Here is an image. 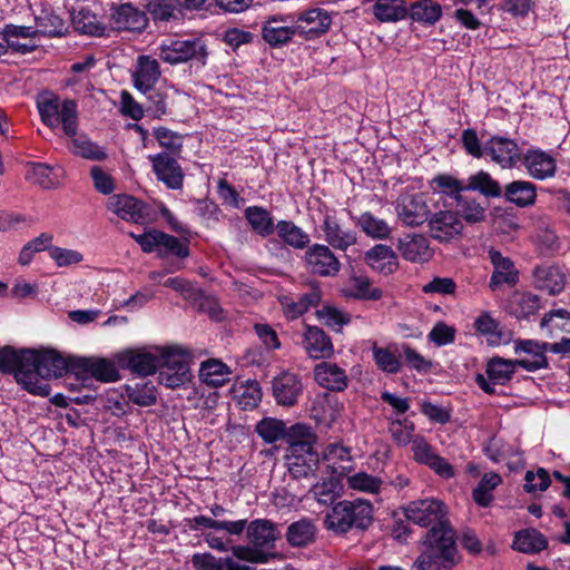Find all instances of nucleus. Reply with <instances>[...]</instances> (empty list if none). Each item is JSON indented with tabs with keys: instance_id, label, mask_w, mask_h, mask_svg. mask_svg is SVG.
Here are the masks:
<instances>
[{
	"instance_id": "1",
	"label": "nucleus",
	"mask_w": 570,
	"mask_h": 570,
	"mask_svg": "<svg viewBox=\"0 0 570 570\" xmlns=\"http://www.w3.org/2000/svg\"><path fill=\"white\" fill-rule=\"evenodd\" d=\"M37 107L45 125L51 129L62 128L70 138L68 149L76 156L88 160H101L106 157L105 148L86 136H77L78 111L73 100H60L52 94L40 95Z\"/></svg>"
},
{
	"instance_id": "2",
	"label": "nucleus",
	"mask_w": 570,
	"mask_h": 570,
	"mask_svg": "<svg viewBox=\"0 0 570 570\" xmlns=\"http://www.w3.org/2000/svg\"><path fill=\"white\" fill-rule=\"evenodd\" d=\"M315 443L316 435L309 426L302 423L291 426L285 464L294 479H308L316 475L320 455L314 448Z\"/></svg>"
},
{
	"instance_id": "3",
	"label": "nucleus",
	"mask_w": 570,
	"mask_h": 570,
	"mask_svg": "<svg viewBox=\"0 0 570 570\" xmlns=\"http://www.w3.org/2000/svg\"><path fill=\"white\" fill-rule=\"evenodd\" d=\"M459 560L454 530L435 528L426 532L424 549L412 570H450Z\"/></svg>"
},
{
	"instance_id": "4",
	"label": "nucleus",
	"mask_w": 570,
	"mask_h": 570,
	"mask_svg": "<svg viewBox=\"0 0 570 570\" xmlns=\"http://www.w3.org/2000/svg\"><path fill=\"white\" fill-rule=\"evenodd\" d=\"M246 537L250 546H233V557L250 563H267L275 553V542L279 538L277 525L268 519H255L246 524Z\"/></svg>"
},
{
	"instance_id": "5",
	"label": "nucleus",
	"mask_w": 570,
	"mask_h": 570,
	"mask_svg": "<svg viewBox=\"0 0 570 570\" xmlns=\"http://www.w3.org/2000/svg\"><path fill=\"white\" fill-rule=\"evenodd\" d=\"M33 358L29 361L30 372L21 374L23 387L40 396H48L50 394V386L46 382L50 377H60L63 374H69V357L63 358L53 350H33Z\"/></svg>"
},
{
	"instance_id": "6",
	"label": "nucleus",
	"mask_w": 570,
	"mask_h": 570,
	"mask_svg": "<svg viewBox=\"0 0 570 570\" xmlns=\"http://www.w3.org/2000/svg\"><path fill=\"white\" fill-rule=\"evenodd\" d=\"M373 521V505L370 501L356 499L340 501L332 507L324 518L327 530L346 533L353 527L366 529Z\"/></svg>"
},
{
	"instance_id": "7",
	"label": "nucleus",
	"mask_w": 570,
	"mask_h": 570,
	"mask_svg": "<svg viewBox=\"0 0 570 570\" xmlns=\"http://www.w3.org/2000/svg\"><path fill=\"white\" fill-rule=\"evenodd\" d=\"M158 209L168 225L187 242L186 244H181L177 238L170 237L157 229L139 230L137 228V230L129 232V235L142 249H153L154 247H159L160 249H186L190 245L189 239L184 236L189 233L188 229L176 219L174 214L164 204H159Z\"/></svg>"
},
{
	"instance_id": "8",
	"label": "nucleus",
	"mask_w": 570,
	"mask_h": 570,
	"mask_svg": "<svg viewBox=\"0 0 570 570\" xmlns=\"http://www.w3.org/2000/svg\"><path fill=\"white\" fill-rule=\"evenodd\" d=\"M406 519L420 527L452 529L448 520V508L436 498H425L409 502L404 507Z\"/></svg>"
},
{
	"instance_id": "9",
	"label": "nucleus",
	"mask_w": 570,
	"mask_h": 570,
	"mask_svg": "<svg viewBox=\"0 0 570 570\" xmlns=\"http://www.w3.org/2000/svg\"><path fill=\"white\" fill-rule=\"evenodd\" d=\"M206 56V46L199 38L167 40L159 46L160 59L170 65L188 60H196L204 65Z\"/></svg>"
},
{
	"instance_id": "10",
	"label": "nucleus",
	"mask_w": 570,
	"mask_h": 570,
	"mask_svg": "<svg viewBox=\"0 0 570 570\" xmlns=\"http://www.w3.org/2000/svg\"><path fill=\"white\" fill-rule=\"evenodd\" d=\"M397 218L407 226H419L428 220L430 207L423 193H403L395 202Z\"/></svg>"
},
{
	"instance_id": "11",
	"label": "nucleus",
	"mask_w": 570,
	"mask_h": 570,
	"mask_svg": "<svg viewBox=\"0 0 570 570\" xmlns=\"http://www.w3.org/2000/svg\"><path fill=\"white\" fill-rule=\"evenodd\" d=\"M518 363L512 360H505L499 356L492 357L487 363V377L478 374L475 382L478 386L488 394L495 393V385L507 384L515 373Z\"/></svg>"
},
{
	"instance_id": "12",
	"label": "nucleus",
	"mask_w": 570,
	"mask_h": 570,
	"mask_svg": "<svg viewBox=\"0 0 570 570\" xmlns=\"http://www.w3.org/2000/svg\"><path fill=\"white\" fill-rule=\"evenodd\" d=\"M109 209L120 218L140 225L153 223L156 219L148 206L128 195L110 196Z\"/></svg>"
},
{
	"instance_id": "13",
	"label": "nucleus",
	"mask_w": 570,
	"mask_h": 570,
	"mask_svg": "<svg viewBox=\"0 0 570 570\" xmlns=\"http://www.w3.org/2000/svg\"><path fill=\"white\" fill-rule=\"evenodd\" d=\"M117 364L140 376L154 374L159 367L158 346L151 350H128L117 355Z\"/></svg>"
},
{
	"instance_id": "14",
	"label": "nucleus",
	"mask_w": 570,
	"mask_h": 570,
	"mask_svg": "<svg viewBox=\"0 0 570 570\" xmlns=\"http://www.w3.org/2000/svg\"><path fill=\"white\" fill-rule=\"evenodd\" d=\"M413 459L420 463L429 466L439 476L443 479H451L454 476V468L442 456H440L428 443L424 436L416 435L413 444L411 445Z\"/></svg>"
},
{
	"instance_id": "15",
	"label": "nucleus",
	"mask_w": 570,
	"mask_h": 570,
	"mask_svg": "<svg viewBox=\"0 0 570 570\" xmlns=\"http://www.w3.org/2000/svg\"><path fill=\"white\" fill-rule=\"evenodd\" d=\"M521 149L513 139L493 136L485 141L484 157H490L503 169L515 167L521 161Z\"/></svg>"
},
{
	"instance_id": "16",
	"label": "nucleus",
	"mask_w": 570,
	"mask_h": 570,
	"mask_svg": "<svg viewBox=\"0 0 570 570\" xmlns=\"http://www.w3.org/2000/svg\"><path fill=\"white\" fill-rule=\"evenodd\" d=\"M71 376L82 382L89 379L107 382V360L96 356H70L67 380Z\"/></svg>"
},
{
	"instance_id": "17",
	"label": "nucleus",
	"mask_w": 570,
	"mask_h": 570,
	"mask_svg": "<svg viewBox=\"0 0 570 570\" xmlns=\"http://www.w3.org/2000/svg\"><path fill=\"white\" fill-rule=\"evenodd\" d=\"M548 343H540L533 340H519L514 342V352L518 355L515 362L527 371H537L548 365Z\"/></svg>"
},
{
	"instance_id": "18",
	"label": "nucleus",
	"mask_w": 570,
	"mask_h": 570,
	"mask_svg": "<svg viewBox=\"0 0 570 570\" xmlns=\"http://www.w3.org/2000/svg\"><path fill=\"white\" fill-rule=\"evenodd\" d=\"M301 344L309 358L326 360L334 355L331 337L317 326H305Z\"/></svg>"
},
{
	"instance_id": "19",
	"label": "nucleus",
	"mask_w": 570,
	"mask_h": 570,
	"mask_svg": "<svg viewBox=\"0 0 570 570\" xmlns=\"http://www.w3.org/2000/svg\"><path fill=\"white\" fill-rule=\"evenodd\" d=\"M493 272L490 277L489 288L498 291L502 285L510 287L519 283V271L511 258L502 255L501 252H489Z\"/></svg>"
},
{
	"instance_id": "20",
	"label": "nucleus",
	"mask_w": 570,
	"mask_h": 570,
	"mask_svg": "<svg viewBox=\"0 0 570 570\" xmlns=\"http://www.w3.org/2000/svg\"><path fill=\"white\" fill-rule=\"evenodd\" d=\"M148 158L158 180L170 189H179L183 186L184 174L175 158L166 153L150 155Z\"/></svg>"
},
{
	"instance_id": "21",
	"label": "nucleus",
	"mask_w": 570,
	"mask_h": 570,
	"mask_svg": "<svg viewBox=\"0 0 570 570\" xmlns=\"http://www.w3.org/2000/svg\"><path fill=\"white\" fill-rule=\"evenodd\" d=\"M272 389L278 404L292 406L302 394L303 385L296 373L284 371L274 377Z\"/></svg>"
},
{
	"instance_id": "22",
	"label": "nucleus",
	"mask_w": 570,
	"mask_h": 570,
	"mask_svg": "<svg viewBox=\"0 0 570 570\" xmlns=\"http://www.w3.org/2000/svg\"><path fill=\"white\" fill-rule=\"evenodd\" d=\"M322 460L327 469L337 476H343L354 469V459L351 448L341 442H332L324 446Z\"/></svg>"
},
{
	"instance_id": "23",
	"label": "nucleus",
	"mask_w": 570,
	"mask_h": 570,
	"mask_svg": "<svg viewBox=\"0 0 570 570\" xmlns=\"http://www.w3.org/2000/svg\"><path fill=\"white\" fill-rule=\"evenodd\" d=\"M332 18L327 10L313 8L302 12L295 21L297 33L308 39L315 38L328 30Z\"/></svg>"
},
{
	"instance_id": "24",
	"label": "nucleus",
	"mask_w": 570,
	"mask_h": 570,
	"mask_svg": "<svg viewBox=\"0 0 570 570\" xmlns=\"http://www.w3.org/2000/svg\"><path fill=\"white\" fill-rule=\"evenodd\" d=\"M521 160L528 174L534 179L544 180L554 176L557 170L556 159L539 148L528 149L521 156Z\"/></svg>"
},
{
	"instance_id": "25",
	"label": "nucleus",
	"mask_w": 570,
	"mask_h": 570,
	"mask_svg": "<svg viewBox=\"0 0 570 570\" xmlns=\"http://www.w3.org/2000/svg\"><path fill=\"white\" fill-rule=\"evenodd\" d=\"M33 357V350H16L4 346L0 350V371L2 373H13L17 382L22 385L20 375L30 372L31 363L29 361L35 360Z\"/></svg>"
},
{
	"instance_id": "26",
	"label": "nucleus",
	"mask_w": 570,
	"mask_h": 570,
	"mask_svg": "<svg viewBox=\"0 0 570 570\" xmlns=\"http://www.w3.org/2000/svg\"><path fill=\"white\" fill-rule=\"evenodd\" d=\"M314 380L323 389L334 392H342L348 385V376L345 370L326 361L315 365Z\"/></svg>"
},
{
	"instance_id": "27",
	"label": "nucleus",
	"mask_w": 570,
	"mask_h": 570,
	"mask_svg": "<svg viewBox=\"0 0 570 570\" xmlns=\"http://www.w3.org/2000/svg\"><path fill=\"white\" fill-rule=\"evenodd\" d=\"M2 35L9 48L17 53H30L37 48L35 39L38 37L35 27L7 24Z\"/></svg>"
},
{
	"instance_id": "28",
	"label": "nucleus",
	"mask_w": 570,
	"mask_h": 570,
	"mask_svg": "<svg viewBox=\"0 0 570 570\" xmlns=\"http://www.w3.org/2000/svg\"><path fill=\"white\" fill-rule=\"evenodd\" d=\"M533 285L542 292L557 295L564 288L566 275L558 266L542 264L533 269Z\"/></svg>"
},
{
	"instance_id": "29",
	"label": "nucleus",
	"mask_w": 570,
	"mask_h": 570,
	"mask_svg": "<svg viewBox=\"0 0 570 570\" xmlns=\"http://www.w3.org/2000/svg\"><path fill=\"white\" fill-rule=\"evenodd\" d=\"M540 308V297L529 292L515 291L507 303V312L519 321L530 320Z\"/></svg>"
},
{
	"instance_id": "30",
	"label": "nucleus",
	"mask_w": 570,
	"mask_h": 570,
	"mask_svg": "<svg viewBox=\"0 0 570 570\" xmlns=\"http://www.w3.org/2000/svg\"><path fill=\"white\" fill-rule=\"evenodd\" d=\"M430 230L433 238L446 242L458 236L462 230V223L451 210H440L430 219Z\"/></svg>"
},
{
	"instance_id": "31",
	"label": "nucleus",
	"mask_w": 570,
	"mask_h": 570,
	"mask_svg": "<svg viewBox=\"0 0 570 570\" xmlns=\"http://www.w3.org/2000/svg\"><path fill=\"white\" fill-rule=\"evenodd\" d=\"M288 20L289 17L282 16L269 18L263 26V39L274 47L289 41L297 31L295 24H291Z\"/></svg>"
},
{
	"instance_id": "32",
	"label": "nucleus",
	"mask_w": 570,
	"mask_h": 570,
	"mask_svg": "<svg viewBox=\"0 0 570 570\" xmlns=\"http://www.w3.org/2000/svg\"><path fill=\"white\" fill-rule=\"evenodd\" d=\"M147 23L146 14L129 3L118 7L111 17V28L115 30L141 31Z\"/></svg>"
},
{
	"instance_id": "33",
	"label": "nucleus",
	"mask_w": 570,
	"mask_h": 570,
	"mask_svg": "<svg viewBox=\"0 0 570 570\" xmlns=\"http://www.w3.org/2000/svg\"><path fill=\"white\" fill-rule=\"evenodd\" d=\"M341 294L346 298L361 301H379L383 296L382 289L375 287L372 281L364 275H353L341 288Z\"/></svg>"
},
{
	"instance_id": "34",
	"label": "nucleus",
	"mask_w": 570,
	"mask_h": 570,
	"mask_svg": "<svg viewBox=\"0 0 570 570\" xmlns=\"http://www.w3.org/2000/svg\"><path fill=\"white\" fill-rule=\"evenodd\" d=\"M160 77L159 63L149 56H140L137 60V69L134 73L135 86L144 94L153 91Z\"/></svg>"
},
{
	"instance_id": "35",
	"label": "nucleus",
	"mask_w": 570,
	"mask_h": 570,
	"mask_svg": "<svg viewBox=\"0 0 570 570\" xmlns=\"http://www.w3.org/2000/svg\"><path fill=\"white\" fill-rule=\"evenodd\" d=\"M320 301L321 292L317 288H313L309 293L299 296L297 299L291 296L282 297L281 305L286 318L296 320L312 306H316Z\"/></svg>"
},
{
	"instance_id": "36",
	"label": "nucleus",
	"mask_w": 570,
	"mask_h": 570,
	"mask_svg": "<svg viewBox=\"0 0 570 570\" xmlns=\"http://www.w3.org/2000/svg\"><path fill=\"white\" fill-rule=\"evenodd\" d=\"M35 30L38 37H61L68 30L65 20L50 8H42L41 11L35 16Z\"/></svg>"
},
{
	"instance_id": "37",
	"label": "nucleus",
	"mask_w": 570,
	"mask_h": 570,
	"mask_svg": "<svg viewBox=\"0 0 570 570\" xmlns=\"http://www.w3.org/2000/svg\"><path fill=\"white\" fill-rule=\"evenodd\" d=\"M230 370L219 360L203 362L199 368L200 381L209 387H220L230 381Z\"/></svg>"
},
{
	"instance_id": "38",
	"label": "nucleus",
	"mask_w": 570,
	"mask_h": 570,
	"mask_svg": "<svg viewBox=\"0 0 570 570\" xmlns=\"http://www.w3.org/2000/svg\"><path fill=\"white\" fill-rule=\"evenodd\" d=\"M323 230L328 244L337 249H346L356 243L355 233L342 229L330 215H326L324 218Z\"/></svg>"
},
{
	"instance_id": "39",
	"label": "nucleus",
	"mask_w": 570,
	"mask_h": 570,
	"mask_svg": "<svg viewBox=\"0 0 570 570\" xmlns=\"http://www.w3.org/2000/svg\"><path fill=\"white\" fill-rule=\"evenodd\" d=\"M547 539L534 529H524L514 534L512 548L522 553L533 554L544 550Z\"/></svg>"
},
{
	"instance_id": "40",
	"label": "nucleus",
	"mask_w": 570,
	"mask_h": 570,
	"mask_svg": "<svg viewBox=\"0 0 570 570\" xmlns=\"http://www.w3.org/2000/svg\"><path fill=\"white\" fill-rule=\"evenodd\" d=\"M507 200L519 207H527L535 202V186L528 180H514L505 186Z\"/></svg>"
},
{
	"instance_id": "41",
	"label": "nucleus",
	"mask_w": 570,
	"mask_h": 570,
	"mask_svg": "<svg viewBox=\"0 0 570 570\" xmlns=\"http://www.w3.org/2000/svg\"><path fill=\"white\" fill-rule=\"evenodd\" d=\"M159 367L178 370L189 367L191 351L179 345L158 347Z\"/></svg>"
},
{
	"instance_id": "42",
	"label": "nucleus",
	"mask_w": 570,
	"mask_h": 570,
	"mask_svg": "<svg viewBox=\"0 0 570 570\" xmlns=\"http://www.w3.org/2000/svg\"><path fill=\"white\" fill-rule=\"evenodd\" d=\"M342 488L340 476L331 475L313 484L309 493L320 504L328 505L341 495Z\"/></svg>"
},
{
	"instance_id": "43",
	"label": "nucleus",
	"mask_w": 570,
	"mask_h": 570,
	"mask_svg": "<svg viewBox=\"0 0 570 570\" xmlns=\"http://www.w3.org/2000/svg\"><path fill=\"white\" fill-rule=\"evenodd\" d=\"M305 259L311 271L322 276L335 275L340 271V261L333 252H306Z\"/></svg>"
},
{
	"instance_id": "44",
	"label": "nucleus",
	"mask_w": 570,
	"mask_h": 570,
	"mask_svg": "<svg viewBox=\"0 0 570 570\" xmlns=\"http://www.w3.org/2000/svg\"><path fill=\"white\" fill-rule=\"evenodd\" d=\"M316 525L309 519L293 522L286 532V540L292 547H305L315 540Z\"/></svg>"
},
{
	"instance_id": "45",
	"label": "nucleus",
	"mask_w": 570,
	"mask_h": 570,
	"mask_svg": "<svg viewBox=\"0 0 570 570\" xmlns=\"http://www.w3.org/2000/svg\"><path fill=\"white\" fill-rule=\"evenodd\" d=\"M277 236L288 246L303 249L308 246L309 235L291 220H279L276 224Z\"/></svg>"
},
{
	"instance_id": "46",
	"label": "nucleus",
	"mask_w": 570,
	"mask_h": 570,
	"mask_svg": "<svg viewBox=\"0 0 570 570\" xmlns=\"http://www.w3.org/2000/svg\"><path fill=\"white\" fill-rule=\"evenodd\" d=\"M373 360L376 366L386 374H396L401 370V354L396 346L381 347L376 344L372 347Z\"/></svg>"
},
{
	"instance_id": "47",
	"label": "nucleus",
	"mask_w": 570,
	"mask_h": 570,
	"mask_svg": "<svg viewBox=\"0 0 570 570\" xmlns=\"http://www.w3.org/2000/svg\"><path fill=\"white\" fill-rule=\"evenodd\" d=\"M244 214L253 230L263 237L272 235L276 229L271 213L263 207L249 206Z\"/></svg>"
},
{
	"instance_id": "48",
	"label": "nucleus",
	"mask_w": 570,
	"mask_h": 570,
	"mask_svg": "<svg viewBox=\"0 0 570 570\" xmlns=\"http://www.w3.org/2000/svg\"><path fill=\"white\" fill-rule=\"evenodd\" d=\"M71 22L77 31L85 35L97 36L101 35L104 31V27L96 13L85 7H80L72 11Z\"/></svg>"
},
{
	"instance_id": "49",
	"label": "nucleus",
	"mask_w": 570,
	"mask_h": 570,
	"mask_svg": "<svg viewBox=\"0 0 570 570\" xmlns=\"http://www.w3.org/2000/svg\"><path fill=\"white\" fill-rule=\"evenodd\" d=\"M502 482V478L495 472L483 474L478 485L472 491L474 502L482 508L489 507L493 501V491Z\"/></svg>"
},
{
	"instance_id": "50",
	"label": "nucleus",
	"mask_w": 570,
	"mask_h": 570,
	"mask_svg": "<svg viewBox=\"0 0 570 570\" xmlns=\"http://www.w3.org/2000/svg\"><path fill=\"white\" fill-rule=\"evenodd\" d=\"M373 14L382 22L399 21L406 17L404 0H375Z\"/></svg>"
},
{
	"instance_id": "51",
	"label": "nucleus",
	"mask_w": 570,
	"mask_h": 570,
	"mask_svg": "<svg viewBox=\"0 0 570 570\" xmlns=\"http://www.w3.org/2000/svg\"><path fill=\"white\" fill-rule=\"evenodd\" d=\"M128 399L139 406H151L157 402V390L150 381L142 380L134 385L127 384Z\"/></svg>"
},
{
	"instance_id": "52",
	"label": "nucleus",
	"mask_w": 570,
	"mask_h": 570,
	"mask_svg": "<svg viewBox=\"0 0 570 570\" xmlns=\"http://www.w3.org/2000/svg\"><path fill=\"white\" fill-rule=\"evenodd\" d=\"M364 262L375 272L389 275L399 268L395 252H365Z\"/></svg>"
},
{
	"instance_id": "53",
	"label": "nucleus",
	"mask_w": 570,
	"mask_h": 570,
	"mask_svg": "<svg viewBox=\"0 0 570 570\" xmlns=\"http://www.w3.org/2000/svg\"><path fill=\"white\" fill-rule=\"evenodd\" d=\"M256 432L266 443H274L282 439L287 443L291 426L287 429L282 420L265 417L257 423Z\"/></svg>"
},
{
	"instance_id": "54",
	"label": "nucleus",
	"mask_w": 570,
	"mask_h": 570,
	"mask_svg": "<svg viewBox=\"0 0 570 570\" xmlns=\"http://www.w3.org/2000/svg\"><path fill=\"white\" fill-rule=\"evenodd\" d=\"M474 330L478 334L487 337L490 344H500L502 341V333L500 323L495 320L491 312L483 311L474 320Z\"/></svg>"
},
{
	"instance_id": "55",
	"label": "nucleus",
	"mask_w": 570,
	"mask_h": 570,
	"mask_svg": "<svg viewBox=\"0 0 570 570\" xmlns=\"http://www.w3.org/2000/svg\"><path fill=\"white\" fill-rule=\"evenodd\" d=\"M431 187L434 194L441 199L443 196L453 198L456 203H461V193L466 189L460 180L450 175H438L431 180Z\"/></svg>"
},
{
	"instance_id": "56",
	"label": "nucleus",
	"mask_w": 570,
	"mask_h": 570,
	"mask_svg": "<svg viewBox=\"0 0 570 570\" xmlns=\"http://www.w3.org/2000/svg\"><path fill=\"white\" fill-rule=\"evenodd\" d=\"M407 12L415 21L433 24L441 18L442 9L432 0H421L413 3Z\"/></svg>"
},
{
	"instance_id": "57",
	"label": "nucleus",
	"mask_w": 570,
	"mask_h": 570,
	"mask_svg": "<svg viewBox=\"0 0 570 570\" xmlns=\"http://www.w3.org/2000/svg\"><path fill=\"white\" fill-rule=\"evenodd\" d=\"M356 225L370 237L383 239L389 237L391 227L389 224L375 217L370 212L361 214L356 219Z\"/></svg>"
},
{
	"instance_id": "58",
	"label": "nucleus",
	"mask_w": 570,
	"mask_h": 570,
	"mask_svg": "<svg viewBox=\"0 0 570 570\" xmlns=\"http://www.w3.org/2000/svg\"><path fill=\"white\" fill-rule=\"evenodd\" d=\"M389 432L393 441L401 446L412 445L416 435L415 424L409 419H394L389 423Z\"/></svg>"
},
{
	"instance_id": "59",
	"label": "nucleus",
	"mask_w": 570,
	"mask_h": 570,
	"mask_svg": "<svg viewBox=\"0 0 570 570\" xmlns=\"http://www.w3.org/2000/svg\"><path fill=\"white\" fill-rule=\"evenodd\" d=\"M466 189L478 190L488 197L501 196L499 183L494 180L489 173L483 170L470 176Z\"/></svg>"
},
{
	"instance_id": "60",
	"label": "nucleus",
	"mask_w": 570,
	"mask_h": 570,
	"mask_svg": "<svg viewBox=\"0 0 570 570\" xmlns=\"http://www.w3.org/2000/svg\"><path fill=\"white\" fill-rule=\"evenodd\" d=\"M316 315L324 325L335 331H341L344 325L351 322V315L348 313L333 305H323L322 308L316 312Z\"/></svg>"
},
{
	"instance_id": "61",
	"label": "nucleus",
	"mask_w": 570,
	"mask_h": 570,
	"mask_svg": "<svg viewBox=\"0 0 570 570\" xmlns=\"http://www.w3.org/2000/svg\"><path fill=\"white\" fill-rule=\"evenodd\" d=\"M347 485L355 491L376 494L381 491L382 480L366 472H357L347 476Z\"/></svg>"
},
{
	"instance_id": "62",
	"label": "nucleus",
	"mask_w": 570,
	"mask_h": 570,
	"mask_svg": "<svg viewBox=\"0 0 570 570\" xmlns=\"http://www.w3.org/2000/svg\"><path fill=\"white\" fill-rule=\"evenodd\" d=\"M191 379L189 367H180L178 370L161 368L158 375V381L161 385L169 389H177L187 384Z\"/></svg>"
},
{
	"instance_id": "63",
	"label": "nucleus",
	"mask_w": 570,
	"mask_h": 570,
	"mask_svg": "<svg viewBox=\"0 0 570 570\" xmlns=\"http://www.w3.org/2000/svg\"><path fill=\"white\" fill-rule=\"evenodd\" d=\"M29 179L45 189H51L59 186L57 175L53 173V169L46 164L35 165L30 170Z\"/></svg>"
},
{
	"instance_id": "64",
	"label": "nucleus",
	"mask_w": 570,
	"mask_h": 570,
	"mask_svg": "<svg viewBox=\"0 0 570 570\" xmlns=\"http://www.w3.org/2000/svg\"><path fill=\"white\" fill-rule=\"evenodd\" d=\"M570 317V313L566 309H556L551 311L541 318L540 327L542 331H546L548 334L552 335L557 330H563L568 320Z\"/></svg>"
}]
</instances>
